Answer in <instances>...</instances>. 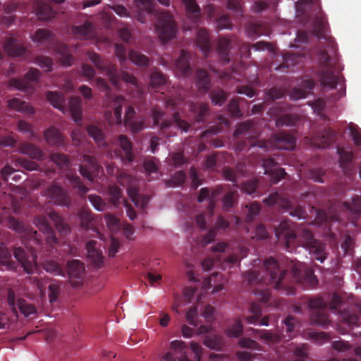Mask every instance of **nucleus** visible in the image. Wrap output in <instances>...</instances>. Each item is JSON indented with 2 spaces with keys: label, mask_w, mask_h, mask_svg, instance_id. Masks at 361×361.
<instances>
[{
  "label": "nucleus",
  "mask_w": 361,
  "mask_h": 361,
  "mask_svg": "<svg viewBox=\"0 0 361 361\" xmlns=\"http://www.w3.org/2000/svg\"><path fill=\"white\" fill-rule=\"evenodd\" d=\"M243 135L245 138H256L259 136L257 121L249 120L240 123L234 131V136Z\"/></svg>",
  "instance_id": "nucleus-24"
},
{
  "label": "nucleus",
  "mask_w": 361,
  "mask_h": 361,
  "mask_svg": "<svg viewBox=\"0 0 361 361\" xmlns=\"http://www.w3.org/2000/svg\"><path fill=\"white\" fill-rule=\"evenodd\" d=\"M7 302L14 312H16L18 308L25 317L33 314L37 311L35 305L27 302L23 298H18L17 301H16L15 293L11 289H8V290Z\"/></svg>",
  "instance_id": "nucleus-18"
},
{
  "label": "nucleus",
  "mask_w": 361,
  "mask_h": 361,
  "mask_svg": "<svg viewBox=\"0 0 361 361\" xmlns=\"http://www.w3.org/2000/svg\"><path fill=\"white\" fill-rule=\"evenodd\" d=\"M42 267L47 271L54 275L64 276L65 272L60 265L54 260L47 259L42 262Z\"/></svg>",
  "instance_id": "nucleus-54"
},
{
  "label": "nucleus",
  "mask_w": 361,
  "mask_h": 361,
  "mask_svg": "<svg viewBox=\"0 0 361 361\" xmlns=\"http://www.w3.org/2000/svg\"><path fill=\"white\" fill-rule=\"evenodd\" d=\"M13 255L27 274H31L36 269L37 248L31 246L27 252L20 247H16Z\"/></svg>",
  "instance_id": "nucleus-15"
},
{
  "label": "nucleus",
  "mask_w": 361,
  "mask_h": 361,
  "mask_svg": "<svg viewBox=\"0 0 361 361\" xmlns=\"http://www.w3.org/2000/svg\"><path fill=\"white\" fill-rule=\"evenodd\" d=\"M109 195L110 196V200L112 204L117 207L121 203L124 204V201L122 198V193L121 189L116 185H111L109 188Z\"/></svg>",
  "instance_id": "nucleus-58"
},
{
  "label": "nucleus",
  "mask_w": 361,
  "mask_h": 361,
  "mask_svg": "<svg viewBox=\"0 0 361 361\" xmlns=\"http://www.w3.org/2000/svg\"><path fill=\"white\" fill-rule=\"evenodd\" d=\"M338 154L339 155L340 166L345 171H350L353 159V153L345 151L343 148H338Z\"/></svg>",
  "instance_id": "nucleus-49"
},
{
  "label": "nucleus",
  "mask_w": 361,
  "mask_h": 361,
  "mask_svg": "<svg viewBox=\"0 0 361 361\" xmlns=\"http://www.w3.org/2000/svg\"><path fill=\"white\" fill-rule=\"evenodd\" d=\"M173 123L176 124V127L185 132H187L190 127V125L188 122L180 118L178 113H175L173 114V122L171 120H164L161 122L160 130L163 135L166 136L169 135L167 130L173 126Z\"/></svg>",
  "instance_id": "nucleus-29"
},
{
  "label": "nucleus",
  "mask_w": 361,
  "mask_h": 361,
  "mask_svg": "<svg viewBox=\"0 0 361 361\" xmlns=\"http://www.w3.org/2000/svg\"><path fill=\"white\" fill-rule=\"evenodd\" d=\"M274 231L276 237L284 243L288 251H292L298 238V243L308 250L314 259L320 263H323L326 259V245L316 240L310 230L302 229L297 236L291 221L285 219L281 221L278 226L274 227Z\"/></svg>",
  "instance_id": "nucleus-1"
},
{
  "label": "nucleus",
  "mask_w": 361,
  "mask_h": 361,
  "mask_svg": "<svg viewBox=\"0 0 361 361\" xmlns=\"http://www.w3.org/2000/svg\"><path fill=\"white\" fill-rule=\"evenodd\" d=\"M82 162L83 164L79 166L80 174L88 181L93 182L94 178L99 175L102 169L101 166L98 164L96 159L90 155H83Z\"/></svg>",
  "instance_id": "nucleus-17"
},
{
  "label": "nucleus",
  "mask_w": 361,
  "mask_h": 361,
  "mask_svg": "<svg viewBox=\"0 0 361 361\" xmlns=\"http://www.w3.org/2000/svg\"><path fill=\"white\" fill-rule=\"evenodd\" d=\"M44 195L55 204L68 206L71 198L68 192L58 183H53L44 191Z\"/></svg>",
  "instance_id": "nucleus-16"
},
{
  "label": "nucleus",
  "mask_w": 361,
  "mask_h": 361,
  "mask_svg": "<svg viewBox=\"0 0 361 361\" xmlns=\"http://www.w3.org/2000/svg\"><path fill=\"white\" fill-rule=\"evenodd\" d=\"M49 218L54 223L56 228L59 232L65 234L70 232V228L66 224L63 218L56 212H51L48 214Z\"/></svg>",
  "instance_id": "nucleus-52"
},
{
  "label": "nucleus",
  "mask_w": 361,
  "mask_h": 361,
  "mask_svg": "<svg viewBox=\"0 0 361 361\" xmlns=\"http://www.w3.org/2000/svg\"><path fill=\"white\" fill-rule=\"evenodd\" d=\"M4 51L13 56H23L27 54L26 48L16 42L13 38H9L4 45Z\"/></svg>",
  "instance_id": "nucleus-35"
},
{
  "label": "nucleus",
  "mask_w": 361,
  "mask_h": 361,
  "mask_svg": "<svg viewBox=\"0 0 361 361\" xmlns=\"http://www.w3.org/2000/svg\"><path fill=\"white\" fill-rule=\"evenodd\" d=\"M250 330L254 331L253 329H250ZM255 331L258 334V337L268 345H274L281 341V336L276 333L267 330H255Z\"/></svg>",
  "instance_id": "nucleus-46"
},
{
  "label": "nucleus",
  "mask_w": 361,
  "mask_h": 361,
  "mask_svg": "<svg viewBox=\"0 0 361 361\" xmlns=\"http://www.w3.org/2000/svg\"><path fill=\"white\" fill-rule=\"evenodd\" d=\"M340 319L350 327L359 326L361 324V310L360 314L353 310H344L339 313Z\"/></svg>",
  "instance_id": "nucleus-32"
},
{
  "label": "nucleus",
  "mask_w": 361,
  "mask_h": 361,
  "mask_svg": "<svg viewBox=\"0 0 361 361\" xmlns=\"http://www.w3.org/2000/svg\"><path fill=\"white\" fill-rule=\"evenodd\" d=\"M87 131L89 135L92 137L99 147H107L108 145L105 140V135L103 131L94 125L88 126Z\"/></svg>",
  "instance_id": "nucleus-43"
},
{
  "label": "nucleus",
  "mask_w": 361,
  "mask_h": 361,
  "mask_svg": "<svg viewBox=\"0 0 361 361\" xmlns=\"http://www.w3.org/2000/svg\"><path fill=\"white\" fill-rule=\"evenodd\" d=\"M11 252L3 247H0V262L9 269L16 268L15 263L12 261Z\"/></svg>",
  "instance_id": "nucleus-60"
},
{
  "label": "nucleus",
  "mask_w": 361,
  "mask_h": 361,
  "mask_svg": "<svg viewBox=\"0 0 361 361\" xmlns=\"http://www.w3.org/2000/svg\"><path fill=\"white\" fill-rule=\"evenodd\" d=\"M78 216L81 226L85 229L90 228L93 219L91 211L87 208L82 207L80 209Z\"/></svg>",
  "instance_id": "nucleus-57"
},
{
  "label": "nucleus",
  "mask_w": 361,
  "mask_h": 361,
  "mask_svg": "<svg viewBox=\"0 0 361 361\" xmlns=\"http://www.w3.org/2000/svg\"><path fill=\"white\" fill-rule=\"evenodd\" d=\"M262 166L264 169V173L270 176L272 184H276L287 175L283 169L278 167V163L272 157L264 159Z\"/></svg>",
  "instance_id": "nucleus-20"
},
{
  "label": "nucleus",
  "mask_w": 361,
  "mask_h": 361,
  "mask_svg": "<svg viewBox=\"0 0 361 361\" xmlns=\"http://www.w3.org/2000/svg\"><path fill=\"white\" fill-rule=\"evenodd\" d=\"M309 307L312 310L311 320L313 323L325 328L330 320L327 313V302L321 298L310 299L308 301Z\"/></svg>",
  "instance_id": "nucleus-14"
},
{
  "label": "nucleus",
  "mask_w": 361,
  "mask_h": 361,
  "mask_svg": "<svg viewBox=\"0 0 361 361\" xmlns=\"http://www.w3.org/2000/svg\"><path fill=\"white\" fill-rule=\"evenodd\" d=\"M32 40L38 44V46H43L48 49H54L60 54V61L63 66H70L73 61L68 47L55 40L54 35L45 29H39L32 37Z\"/></svg>",
  "instance_id": "nucleus-4"
},
{
  "label": "nucleus",
  "mask_w": 361,
  "mask_h": 361,
  "mask_svg": "<svg viewBox=\"0 0 361 361\" xmlns=\"http://www.w3.org/2000/svg\"><path fill=\"white\" fill-rule=\"evenodd\" d=\"M196 82L198 88L204 91H207L210 87V78L207 72L202 68H198L196 71Z\"/></svg>",
  "instance_id": "nucleus-48"
},
{
  "label": "nucleus",
  "mask_w": 361,
  "mask_h": 361,
  "mask_svg": "<svg viewBox=\"0 0 361 361\" xmlns=\"http://www.w3.org/2000/svg\"><path fill=\"white\" fill-rule=\"evenodd\" d=\"M212 102L214 105L221 106L227 99L226 93L221 88H215L210 93Z\"/></svg>",
  "instance_id": "nucleus-59"
},
{
  "label": "nucleus",
  "mask_w": 361,
  "mask_h": 361,
  "mask_svg": "<svg viewBox=\"0 0 361 361\" xmlns=\"http://www.w3.org/2000/svg\"><path fill=\"white\" fill-rule=\"evenodd\" d=\"M290 273L294 281L305 283L313 288L317 284V279L312 269L300 262H291Z\"/></svg>",
  "instance_id": "nucleus-13"
},
{
  "label": "nucleus",
  "mask_w": 361,
  "mask_h": 361,
  "mask_svg": "<svg viewBox=\"0 0 361 361\" xmlns=\"http://www.w3.org/2000/svg\"><path fill=\"white\" fill-rule=\"evenodd\" d=\"M44 139L50 146H61L63 144V137L61 132L54 127L46 130L44 133Z\"/></svg>",
  "instance_id": "nucleus-37"
},
{
  "label": "nucleus",
  "mask_w": 361,
  "mask_h": 361,
  "mask_svg": "<svg viewBox=\"0 0 361 361\" xmlns=\"http://www.w3.org/2000/svg\"><path fill=\"white\" fill-rule=\"evenodd\" d=\"M128 57L133 63L138 66L147 67L149 63V58L137 51L130 50Z\"/></svg>",
  "instance_id": "nucleus-53"
},
{
  "label": "nucleus",
  "mask_w": 361,
  "mask_h": 361,
  "mask_svg": "<svg viewBox=\"0 0 361 361\" xmlns=\"http://www.w3.org/2000/svg\"><path fill=\"white\" fill-rule=\"evenodd\" d=\"M243 277L250 285L263 283L265 281L264 278L261 274L255 270H250L244 274Z\"/></svg>",
  "instance_id": "nucleus-62"
},
{
  "label": "nucleus",
  "mask_w": 361,
  "mask_h": 361,
  "mask_svg": "<svg viewBox=\"0 0 361 361\" xmlns=\"http://www.w3.org/2000/svg\"><path fill=\"white\" fill-rule=\"evenodd\" d=\"M34 224L45 235L46 242L49 246L55 245L58 240L55 235V232L48 222V219L45 216H37L34 219Z\"/></svg>",
  "instance_id": "nucleus-21"
},
{
  "label": "nucleus",
  "mask_w": 361,
  "mask_h": 361,
  "mask_svg": "<svg viewBox=\"0 0 361 361\" xmlns=\"http://www.w3.org/2000/svg\"><path fill=\"white\" fill-rule=\"evenodd\" d=\"M171 348L173 349L176 353L179 354L178 361H191L187 356V346L185 342L182 341H173L170 343Z\"/></svg>",
  "instance_id": "nucleus-51"
},
{
  "label": "nucleus",
  "mask_w": 361,
  "mask_h": 361,
  "mask_svg": "<svg viewBox=\"0 0 361 361\" xmlns=\"http://www.w3.org/2000/svg\"><path fill=\"white\" fill-rule=\"evenodd\" d=\"M166 82V76L160 71L155 70L152 72L150 75V85L152 87L157 88L163 85Z\"/></svg>",
  "instance_id": "nucleus-63"
},
{
  "label": "nucleus",
  "mask_w": 361,
  "mask_h": 361,
  "mask_svg": "<svg viewBox=\"0 0 361 361\" xmlns=\"http://www.w3.org/2000/svg\"><path fill=\"white\" fill-rule=\"evenodd\" d=\"M50 159L59 169L66 172V178L71 183L72 186L78 190L80 195H84L88 192V188L82 183L80 178L75 174V171L71 170V164L66 154L52 153L50 154Z\"/></svg>",
  "instance_id": "nucleus-8"
},
{
  "label": "nucleus",
  "mask_w": 361,
  "mask_h": 361,
  "mask_svg": "<svg viewBox=\"0 0 361 361\" xmlns=\"http://www.w3.org/2000/svg\"><path fill=\"white\" fill-rule=\"evenodd\" d=\"M176 68L183 75H188L191 73V68L189 63V55L181 50L179 57L176 60Z\"/></svg>",
  "instance_id": "nucleus-41"
},
{
  "label": "nucleus",
  "mask_w": 361,
  "mask_h": 361,
  "mask_svg": "<svg viewBox=\"0 0 361 361\" xmlns=\"http://www.w3.org/2000/svg\"><path fill=\"white\" fill-rule=\"evenodd\" d=\"M264 267L269 277V281L272 283L274 289L281 291L286 295H294L295 288L289 281L287 271L282 269L278 262L273 257H269L264 262Z\"/></svg>",
  "instance_id": "nucleus-3"
},
{
  "label": "nucleus",
  "mask_w": 361,
  "mask_h": 361,
  "mask_svg": "<svg viewBox=\"0 0 361 361\" xmlns=\"http://www.w3.org/2000/svg\"><path fill=\"white\" fill-rule=\"evenodd\" d=\"M157 29L160 39L163 42L173 39L176 34V25L171 13L161 11L157 15Z\"/></svg>",
  "instance_id": "nucleus-12"
},
{
  "label": "nucleus",
  "mask_w": 361,
  "mask_h": 361,
  "mask_svg": "<svg viewBox=\"0 0 361 361\" xmlns=\"http://www.w3.org/2000/svg\"><path fill=\"white\" fill-rule=\"evenodd\" d=\"M68 108L73 119L78 122L81 119L82 107L81 100L79 97H71L68 102Z\"/></svg>",
  "instance_id": "nucleus-47"
},
{
  "label": "nucleus",
  "mask_w": 361,
  "mask_h": 361,
  "mask_svg": "<svg viewBox=\"0 0 361 361\" xmlns=\"http://www.w3.org/2000/svg\"><path fill=\"white\" fill-rule=\"evenodd\" d=\"M318 54L319 61L324 68L319 75L321 85L324 88L335 89L338 83V76L334 74L332 68L336 67L338 59L330 56L326 49L322 46H320Z\"/></svg>",
  "instance_id": "nucleus-6"
},
{
  "label": "nucleus",
  "mask_w": 361,
  "mask_h": 361,
  "mask_svg": "<svg viewBox=\"0 0 361 361\" xmlns=\"http://www.w3.org/2000/svg\"><path fill=\"white\" fill-rule=\"evenodd\" d=\"M126 102L125 98L123 96L118 95L116 96L113 100V108H114V118L109 121L110 123L112 124H121L122 123V108L123 105Z\"/></svg>",
  "instance_id": "nucleus-40"
},
{
  "label": "nucleus",
  "mask_w": 361,
  "mask_h": 361,
  "mask_svg": "<svg viewBox=\"0 0 361 361\" xmlns=\"http://www.w3.org/2000/svg\"><path fill=\"white\" fill-rule=\"evenodd\" d=\"M66 273L70 279H75L78 280L72 282L73 286H78L85 273L84 264L78 259H73L68 262Z\"/></svg>",
  "instance_id": "nucleus-25"
},
{
  "label": "nucleus",
  "mask_w": 361,
  "mask_h": 361,
  "mask_svg": "<svg viewBox=\"0 0 361 361\" xmlns=\"http://www.w3.org/2000/svg\"><path fill=\"white\" fill-rule=\"evenodd\" d=\"M72 32L77 37L88 39L94 35V26L90 21L86 20L84 24L81 25L73 26Z\"/></svg>",
  "instance_id": "nucleus-33"
},
{
  "label": "nucleus",
  "mask_w": 361,
  "mask_h": 361,
  "mask_svg": "<svg viewBox=\"0 0 361 361\" xmlns=\"http://www.w3.org/2000/svg\"><path fill=\"white\" fill-rule=\"evenodd\" d=\"M185 6L188 17L191 19L194 23H197L200 18V8L195 0H183Z\"/></svg>",
  "instance_id": "nucleus-39"
},
{
  "label": "nucleus",
  "mask_w": 361,
  "mask_h": 361,
  "mask_svg": "<svg viewBox=\"0 0 361 361\" xmlns=\"http://www.w3.org/2000/svg\"><path fill=\"white\" fill-rule=\"evenodd\" d=\"M37 16L42 20H49L54 16V12L51 6L45 4L38 6Z\"/></svg>",
  "instance_id": "nucleus-56"
},
{
  "label": "nucleus",
  "mask_w": 361,
  "mask_h": 361,
  "mask_svg": "<svg viewBox=\"0 0 361 361\" xmlns=\"http://www.w3.org/2000/svg\"><path fill=\"white\" fill-rule=\"evenodd\" d=\"M190 111L195 116L197 122H202L208 114L209 106L207 104L204 103H191L189 106Z\"/></svg>",
  "instance_id": "nucleus-45"
},
{
  "label": "nucleus",
  "mask_w": 361,
  "mask_h": 361,
  "mask_svg": "<svg viewBox=\"0 0 361 361\" xmlns=\"http://www.w3.org/2000/svg\"><path fill=\"white\" fill-rule=\"evenodd\" d=\"M18 150L20 153L29 156L32 159L41 161L44 158L42 149L33 144L24 142L19 145Z\"/></svg>",
  "instance_id": "nucleus-31"
},
{
  "label": "nucleus",
  "mask_w": 361,
  "mask_h": 361,
  "mask_svg": "<svg viewBox=\"0 0 361 361\" xmlns=\"http://www.w3.org/2000/svg\"><path fill=\"white\" fill-rule=\"evenodd\" d=\"M229 226V223L228 221L225 220L222 216H219L216 221L215 226L212 228L207 233L204 235H202L200 240V244L204 247L208 245L209 243L213 241L216 235V230H223L225 231Z\"/></svg>",
  "instance_id": "nucleus-27"
},
{
  "label": "nucleus",
  "mask_w": 361,
  "mask_h": 361,
  "mask_svg": "<svg viewBox=\"0 0 361 361\" xmlns=\"http://www.w3.org/2000/svg\"><path fill=\"white\" fill-rule=\"evenodd\" d=\"M204 343L211 349L220 350L224 345V341L222 336L210 333L205 336Z\"/></svg>",
  "instance_id": "nucleus-44"
},
{
  "label": "nucleus",
  "mask_w": 361,
  "mask_h": 361,
  "mask_svg": "<svg viewBox=\"0 0 361 361\" xmlns=\"http://www.w3.org/2000/svg\"><path fill=\"white\" fill-rule=\"evenodd\" d=\"M245 31L249 37H257L265 34V30L262 24L259 22L249 23L246 27Z\"/></svg>",
  "instance_id": "nucleus-55"
},
{
  "label": "nucleus",
  "mask_w": 361,
  "mask_h": 361,
  "mask_svg": "<svg viewBox=\"0 0 361 361\" xmlns=\"http://www.w3.org/2000/svg\"><path fill=\"white\" fill-rule=\"evenodd\" d=\"M243 331V326L241 321L236 319L233 324L226 328L225 332L228 337L238 338L242 334Z\"/></svg>",
  "instance_id": "nucleus-61"
},
{
  "label": "nucleus",
  "mask_w": 361,
  "mask_h": 361,
  "mask_svg": "<svg viewBox=\"0 0 361 361\" xmlns=\"http://www.w3.org/2000/svg\"><path fill=\"white\" fill-rule=\"evenodd\" d=\"M222 192L221 187H217L214 191H213L209 195V190L207 188H203L200 190V193L197 196V202L201 203L204 201L207 198L209 199L208 211L212 216L215 208V201L216 197Z\"/></svg>",
  "instance_id": "nucleus-28"
},
{
  "label": "nucleus",
  "mask_w": 361,
  "mask_h": 361,
  "mask_svg": "<svg viewBox=\"0 0 361 361\" xmlns=\"http://www.w3.org/2000/svg\"><path fill=\"white\" fill-rule=\"evenodd\" d=\"M9 108L16 110L19 112L25 113L29 115L35 114V109L30 104L18 98H13L8 101Z\"/></svg>",
  "instance_id": "nucleus-42"
},
{
  "label": "nucleus",
  "mask_w": 361,
  "mask_h": 361,
  "mask_svg": "<svg viewBox=\"0 0 361 361\" xmlns=\"http://www.w3.org/2000/svg\"><path fill=\"white\" fill-rule=\"evenodd\" d=\"M87 56L101 73H105L109 77L114 86L118 87L121 80L132 85L134 87L138 88L137 80L134 75L124 71L120 73L116 65L107 60L102 59L98 54L94 51H88Z\"/></svg>",
  "instance_id": "nucleus-2"
},
{
  "label": "nucleus",
  "mask_w": 361,
  "mask_h": 361,
  "mask_svg": "<svg viewBox=\"0 0 361 361\" xmlns=\"http://www.w3.org/2000/svg\"><path fill=\"white\" fill-rule=\"evenodd\" d=\"M263 202L268 206L277 204L281 208L289 212V214L298 219L305 218L307 214L305 209L300 205H294L293 202L286 197H283L279 192H273Z\"/></svg>",
  "instance_id": "nucleus-10"
},
{
  "label": "nucleus",
  "mask_w": 361,
  "mask_h": 361,
  "mask_svg": "<svg viewBox=\"0 0 361 361\" xmlns=\"http://www.w3.org/2000/svg\"><path fill=\"white\" fill-rule=\"evenodd\" d=\"M342 209L353 215L352 221L355 223L359 214L361 213V196L355 195L352 198L351 202H344Z\"/></svg>",
  "instance_id": "nucleus-36"
},
{
  "label": "nucleus",
  "mask_w": 361,
  "mask_h": 361,
  "mask_svg": "<svg viewBox=\"0 0 361 361\" xmlns=\"http://www.w3.org/2000/svg\"><path fill=\"white\" fill-rule=\"evenodd\" d=\"M295 138L293 135L285 132L274 135L268 141L257 140L255 142L249 141L250 146H257L264 150H268L269 147L279 149L291 150L295 147Z\"/></svg>",
  "instance_id": "nucleus-9"
},
{
  "label": "nucleus",
  "mask_w": 361,
  "mask_h": 361,
  "mask_svg": "<svg viewBox=\"0 0 361 361\" xmlns=\"http://www.w3.org/2000/svg\"><path fill=\"white\" fill-rule=\"evenodd\" d=\"M249 312L252 314L250 316L245 317V320L250 324H256L259 321V324L263 326H268L269 319L267 317H264L260 319L262 315V308L260 305L252 302L249 305Z\"/></svg>",
  "instance_id": "nucleus-30"
},
{
  "label": "nucleus",
  "mask_w": 361,
  "mask_h": 361,
  "mask_svg": "<svg viewBox=\"0 0 361 361\" xmlns=\"http://www.w3.org/2000/svg\"><path fill=\"white\" fill-rule=\"evenodd\" d=\"M10 210L11 209L6 207L0 209V224L5 222L10 228L20 234L25 240L32 242L37 246L41 245L42 242L41 235L36 231L25 227L23 223L11 216Z\"/></svg>",
  "instance_id": "nucleus-7"
},
{
  "label": "nucleus",
  "mask_w": 361,
  "mask_h": 361,
  "mask_svg": "<svg viewBox=\"0 0 361 361\" xmlns=\"http://www.w3.org/2000/svg\"><path fill=\"white\" fill-rule=\"evenodd\" d=\"M297 122V117L293 114H284L278 117L276 120V124L277 126H292Z\"/></svg>",
  "instance_id": "nucleus-64"
},
{
  "label": "nucleus",
  "mask_w": 361,
  "mask_h": 361,
  "mask_svg": "<svg viewBox=\"0 0 361 361\" xmlns=\"http://www.w3.org/2000/svg\"><path fill=\"white\" fill-rule=\"evenodd\" d=\"M40 75L41 72L38 69L31 68L24 79L12 78L9 80V85L18 90L26 91L30 88V82L37 80Z\"/></svg>",
  "instance_id": "nucleus-22"
},
{
  "label": "nucleus",
  "mask_w": 361,
  "mask_h": 361,
  "mask_svg": "<svg viewBox=\"0 0 361 361\" xmlns=\"http://www.w3.org/2000/svg\"><path fill=\"white\" fill-rule=\"evenodd\" d=\"M47 99L54 107L61 111L65 110V99L61 94L56 92H48Z\"/></svg>",
  "instance_id": "nucleus-50"
},
{
  "label": "nucleus",
  "mask_w": 361,
  "mask_h": 361,
  "mask_svg": "<svg viewBox=\"0 0 361 361\" xmlns=\"http://www.w3.org/2000/svg\"><path fill=\"white\" fill-rule=\"evenodd\" d=\"M216 49L220 61L224 65H226L230 62L231 51L233 49L239 51L243 57L248 58L250 56V44L243 43L236 37H219L217 42Z\"/></svg>",
  "instance_id": "nucleus-5"
},
{
  "label": "nucleus",
  "mask_w": 361,
  "mask_h": 361,
  "mask_svg": "<svg viewBox=\"0 0 361 361\" xmlns=\"http://www.w3.org/2000/svg\"><path fill=\"white\" fill-rule=\"evenodd\" d=\"M97 242L91 240L86 243V249L87 250L88 257L92 260L93 263L97 266L100 265L103 262L102 253L99 250L96 248Z\"/></svg>",
  "instance_id": "nucleus-38"
},
{
  "label": "nucleus",
  "mask_w": 361,
  "mask_h": 361,
  "mask_svg": "<svg viewBox=\"0 0 361 361\" xmlns=\"http://www.w3.org/2000/svg\"><path fill=\"white\" fill-rule=\"evenodd\" d=\"M325 31L326 23L324 18L322 16H317L313 21L312 33L318 38L319 42L322 40L326 42L327 47L334 53L336 50L334 42L325 34Z\"/></svg>",
  "instance_id": "nucleus-19"
},
{
  "label": "nucleus",
  "mask_w": 361,
  "mask_h": 361,
  "mask_svg": "<svg viewBox=\"0 0 361 361\" xmlns=\"http://www.w3.org/2000/svg\"><path fill=\"white\" fill-rule=\"evenodd\" d=\"M336 140V132L329 128L315 135L312 138V143L317 147L325 148L333 144Z\"/></svg>",
  "instance_id": "nucleus-26"
},
{
  "label": "nucleus",
  "mask_w": 361,
  "mask_h": 361,
  "mask_svg": "<svg viewBox=\"0 0 361 361\" xmlns=\"http://www.w3.org/2000/svg\"><path fill=\"white\" fill-rule=\"evenodd\" d=\"M197 46L207 56L211 51V42L207 31L203 28H199L197 32Z\"/></svg>",
  "instance_id": "nucleus-34"
},
{
  "label": "nucleus",
  "mask_w": 361,
  "mask_h": 361,
  "mask_svg": "<svg viewBox=\"0 0 361 361\" xmlns=\"http://www.w3.org/2000/svg\"><path fill=\"white\" fill-rule=\"evenodd\" d=\"M117 180L121 185L127 188L128 195L135 206H145L147 198L140 195L136 180L132 176L122 171L118 175Z\"/></svg>",
  "instance_id": "nucleus-11"
},
{
  "label": "nucleus",
  "mask_w": 361,
  "mask_h": 361,
  "mask_svg": "<svg viewBox=\"0 0 361 361\" xmlns=\"http://www.w3.org/2000/svg\"><path fill=\"white\" fill-rule=\"evenodd\" d=\"M118 145L121 151L116 152L122 161L127 164L131 163L134 159L133 153V144L130 139L125 135H120L117 138Z\"/></svg>",
  "instance_id": "nucleus-23"
}]
</instances>
